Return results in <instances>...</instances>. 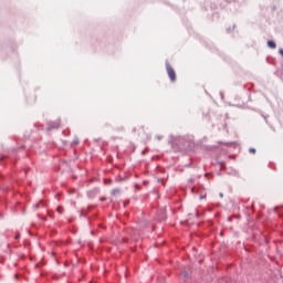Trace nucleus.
<instances>
[{"label": "nucleus", "instance_id": "obj_1", "mask_svg": "<svg viewBox=\"0 0 283 283\" xmlns=\"http://www.w3.org/2000/svg\"><path fill=\"white\" fill-rule=\"evenodd\" d=\"M166 71L170 81L172 82L176 81V71L174 70V67H171V64L169 63L166 64Z\"/></svg>", "mask_w": 283, "mask_h": 283}, {"label": "nucleus", "instance_id": "obj_6", "mask_svg": "<svg viewBox=\"0 0 283 283\" xmlns=\"http://www.w3.org/2000/svg\"><path fill=\"white\" fill-rule=\"evenodd\" d=\"M279 53L283 56V49H280Z\"/></svg>", "mask_w": 283, "mask_h": 283}, {"label": "nucleus", "instance_id": "obj_2", "mask_svg": "<svg viewBox=\"0 0 283 283\" xmlns=\"http://www.w3.org/2000/svg\"><path fill=\"white\" fill-rule=\"evenodd\" d=\"M268 45H269V48H271L272 50H275V48H277V45L275 44V42L274 41H268Z\"/></svg>", "mask_w": 283, "mask_h": 283}, {"label": "nucleus", "instance_id": "obj_3", "mask_svg": "<svg viewBox=\"0 0 283 283\" xmlns=\"http://www.w3.org/2000/svg\"><path fill=\"white\" fill-rule=\"evenodd\" d=\"M118 193H120V188L113 189V191H112L113 196H118Z\"/></svg>", "mask_w": 283, "mask_h": 283}, {"label": "nucleus", "instance_id": "obj_7", "mask_svg": "<svg viewBox=\"0 0 283 283\" xmlns=\"http://www.w3.org/2000/svg\"><path fill=\"white\" fill-rule=\"evenodd\" d=\"M15 238H17V239H19V238H20V235L18 234Z\"/></svg>", "mask_w": 283, "mask_h": 283}, {"label": "nucleus", "instance_id": "obj_4", "mask_svg": "<svg viewBox=\"0 0 283 283\" xmlns=\"http://www.w3.org/2000/svg\"><path fill=\"white\" fill-rule=\"evenodd\" d=\"M56 211H57V213H63V207H61V206H59L57 208H56Z\"/></svg>", "mask_w": 283, "mask_h": 283}, {"label": "nucleus", "instance_id": "obj_5", "mask_svg": "<svg viewBox=\"0 0 283 283\" xmlns=\"http://www.w3.org/2000/svg\"><path fill=\"white\" fill-rule=\"evenodd\" d=\"M249 151L250 154H255V148H250Z\"/></svg>", "mask_w": 283, "mask_h": 283}]
</instances>
